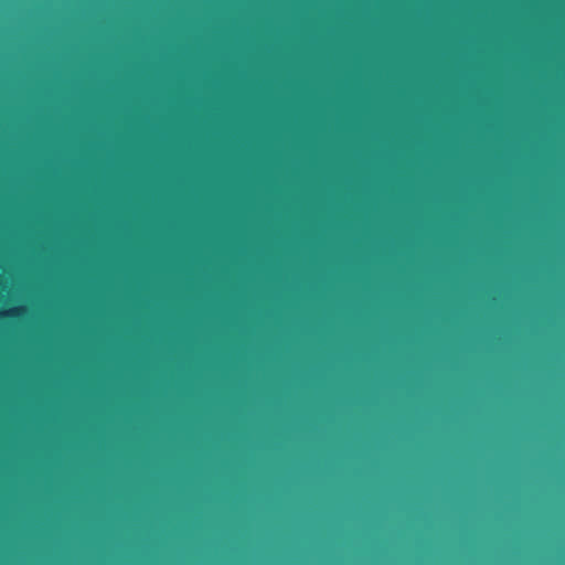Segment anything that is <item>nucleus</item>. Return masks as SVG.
<instances>
[{
	"instance_id": "nucleus-1",
	"label": "nucleus",
	"mask_w": 565,
	"mask_h": 565,
	"mask_svg": "<svg viewBox=\"0 0 565 565\" xmlns=\"http://www.w3.org/2000/svg\"><path fill=\"white\" fill-rule=\"evenodd\" d=\"M19 313H20V310L14 308V309H10V310L3 312L2 315L8 316V317H17Z\"/></svg>"
}]
</instances>
